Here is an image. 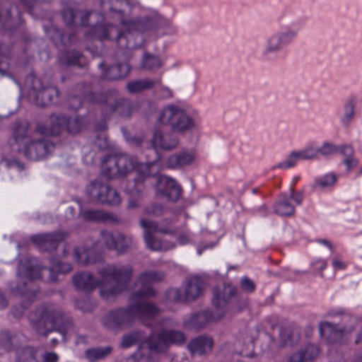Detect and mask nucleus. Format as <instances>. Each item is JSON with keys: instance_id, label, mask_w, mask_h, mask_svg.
I'll list each match as a JSON object with an SVG mask.
<instances>
[{"instance_id": "obj_44", "label": "nucleus", "mask_w": 362, "mask_h": 362, "mask_svg": "<svg viewBox=\"0 0 362 362\" xmlns=\"http://www.w3.org/2000/svg\"><path fill=\"white\" fill-rule=\"evenodd\" d=\"M118 233H112L107 230H102L100 232L101 240L105 243L106 247L111 250H115L117 248V241H118Z\"/></svg>"}, {"instance_id": "obj_1", "label": "nucleus", "mask_w": 362, "mask_h": 362, "mask_svg": "<svg viewBox=\"0 0 362 362\" xmlns=\"http://www.w3.org/2000/svg\"><path fill=\"white\" fill-rule=\"evenodd\" d=\"M100 279L90 272H81L73 276L76 289L90 293L100 286V296L105 300L117 297L127 290L134 269L129 264H109L97 268Z\"/></svg>"}, {"instance_id": "obj_49", "label": "nucleus", "mask_w": 362, "mask_h": 362, "mask_svg": "<svg viewBox=\"0 0 362 362\" xmlns=\"http://www.w3.org/2000/svg\"><path fill=\"white\" fill-rule=\"evenodd\" d=\"M83 57L82 54L79 52L69 53L62 59V63L68 66H80L81 59Z\"/></svg>"}, {"instance_id": "obj_26", "label": "nucleus", "mask_w": 362, "mask_h": 362, "mask_svg": "<svg viewBox=\"0 0 362 362\" xmlns=\"http://www.w3.org/2000/svg\"><path fill=\"white\" fill-rule=\"evenodd\" d=\"M107 110L117 113L122 117H129L132 113V106L129 100L122 98L109 97L105 101Z\"/></svg>"}, {"instance_id": "obj_57", "label": "nucleus", "mask_w": 362, "mask_h": 362, "mask_svg": "<svg viewBox=\"0 0 362 362\" xmlns=\"http://www.w3.org/2000/svg\"><path fill=\"white\" fill-rule=\"evenodd\" d=\"M290 197L292 199L294 200V202L296 203V204L300 205L303 202V194L301 193H295L294 188L292 187L290 189Z\"/></svg>"}, {"instance_id": "obj_23", "label": "nucleus", "mask_w": 362, "mask_h": 362, "mask_svg": "<svg viewBox=\"0 0 362 362\" xmlns=\"http://www.w3.org/2000/svg\"><path fill=\"white\" fill-rule=\"evenodd\" d=\"M158 16L144 17L136 18L130 21H125L121 18L120 23L124 28L130 31L146 32L155 28L158 23Z\"/></svg>"}, {"instance_id": "obj_41", "label": "nucleus", "mask_w": 362, "mask_h": 362, "mask_svg": "<svg viewBox=\"0 0 362 362\" xmlns=\"http://www.w3.org/2000/svg\"><path fill=\"white\" fill-rule=\"evenodd\" d=\"M342 145H334L330 142H325L322 146L317 147L318 156L329 157L341 152Z\"/></svg>"}, {"instance_id": "obj_5", "label": "nucleus", "mask_w": 362, "mask_h": 362, "mask_svg": "<svg viewBox=\"0 0 362 362\" xmlns=\"http://www.w3.org/2000/svg\"><path fill=\"white\" fill-rule=\"evenodd\" d=\"M237 293V288L231 285L214 288L211 301L214 310H206L194 313L188 320L185 321V327L189 329L200 330L208 323L221 320L226 313L233 308V300L236 298Z\"/></svg>"}, {"instance_id": "obj_8", "label": "nucleus", "mask_w": 362, "mask_h": 362, "mask_svg": "<svg viewBox=\"0 0 362 362\" xmlns=\"http://www.w3.org/2000/svg\"><path fill=\"white\" fill-rule=\"evenodd\" d=\"M158 122L168 125L175 133L185 134L194 127V122L181 107L169 105L160 111Z\"/></svg>"}, {"instance_id": "obj_27", "label": "nucleus", "mask_w": 362, "mask_h": 362, "mask_svg": "<svg viewBox=\"0 0 362 362\" xmlns=\"http://www.w3.org/2000/svg\"><path fill=\"white\" fill-rule=\"evenodd\" d=\"M95 14L94 12L87 11L76 12L74 8L69 6L64 8L62 12L64 21L68 27L78 25V23L76 21L77 16H80V22L78 23L83 26L87 25V19L93 18Z\"/></svg>"}, {"instance_id": "obj_62", "label": "nucleus", "mask_w": 362, "mask_h": 362, "mask_svg": "<svg viewBox=\"0 0 362 362\" xmlns=\"http://www.w3.org/2000/svg\"><path fill=\"white\" fill-rule=\"evenodd\" d=\"M332 266L335 270H342L346 267V264L344 262L337 259L333 260Z\"/></svg>"}, {"instance_id": "obj_14", "label": "nucleus", "mask_w": 362, "mask_h": 362, "mask_svg": "<svg viewBox=\"0 0 362 362\" xmlns=\"http://www.w3.org/2000/svg\"><path fill=\"white\" fill-rule=\"evenodd\" d=\"M186 340L183 332L174 329H162L156 337L149 339L148 344L151 350L160 352L169 344H182Z\"/></svg>"}, {"instance_id": "obj_40", "label": "nucleus", "mask_w": 362, "mask_h": 362, "mask_svg": "<svg viewBox=\"0 0 362 362\" xmlns=\"http://www.w3.org/2000/svg\"><path fill=\"white\" fill-rule=\"evenodd\" d=\"M162 62L158 56L148 53H145L141 62V67L150 71H154L160 68Z\"/></svg>"}, {"instance_id": "obj_52", "label": "nucleus", "mask_w": 362, "mask_h": 362, "mask_svg": "<svg viewBox=\"0 0 362 362\" xmlns=\"http://www.w3.org/2000/svg\"><path fill=\"white\" fill-rule=\"evenodd\" d=\"M240 286L243 290L248 293H252L255 290V283L247 276H245L241 279Z\"/></svg>"}, {"instance_id": "obj_31", "label": "nucleus", "mask_w": 362, "mask_h": 362, "mask_svg": "<svg viewBox=\"0 0 362 362\" xmlns=\"http://www.w3.org/2000/svg\"><path fill=\"white\" fill-rule=\"evenodd\" d=\"M195 158L192 152L182 151L170 156L168 160V165L170 168H181L191 164Z\"/></svg>"}, {"instance_id": "obj_24", "label": "nucleus", "mask_w": 362, "mask_h": 362, "mask_svg": "<svg viewBox=\"0 0 362 362\" xmlns=\"http://www.w3.org/2000/svg\"><path fill=\"white\" fill-rule=\"evenodd\" d=\"M24 337L22 334L4 329L0 332V349L7 352L17 351L23 345Z\"/></svg>"}, {"instance_id": "obj_17", "label": "nucleus", "mask_w": 362, "mask_h": 362, "mask_svg": "<svg viewBox=\"0 0 362 362\" xmlns=\"http://www.w3.org/2000/svg\"><path fill=\"white\" fill-rule=\"evenodd\" d=\"M349 318L348 316H344L343 320ZM351 320V325L344 326L339 327L337 325L329 322H323L320 324V332L321 336L325 337L330 342H335L341 339L344 335L351 333L354 329V324L356 319L349 317Z\"/></svg>"}, {"instance_id": "obj_61", "label": "nucleus", "mask_w": 362, "mask_h": 362, "mask_svg": "<svg viewBox=\"0 0 362 362\" xmlns=\"http://www.w3.org/2000/svg\"><path fill=\"white\" fill-rule=\"evenodd\" d=\"M86 98L90 101L95 102V103H101L102 102L101 98H103V95L98 94V93H90L89 94H88L86 95Z\"/></svg>"}, {"instance_id": "obj_30", "label": "nucleus", "mask_w": 362, "mask_h": 362, "mask_svg": "<svg viewBox=\"0 0 362 362\" xmlns=\"http://www.w3.org/2000/svg\"><path fill=\"white\" fill-rule=\"evenodd\" d=\"M131 67L127 63H119L109 66L105 71L103 77L107 80H119L130 72Z\"/></svg>"}, {"instance_id": "obj_7", "label": "nucleus", "mask_w": 362, "mask_h": 362, "mask_svg": "<svg viewBox=\"0 0 362 362\" xmlns=\"http://www.w3.org/2000/svg\"><path fill=\"white\" fill-rule=\"evenodd\" d=\"M52 137H13L10 141L13 151L23 153L31 160H39L48 156L57 144Z\"/></svg>"}, {"instance_id": "obj_16", "label": "nucleus", "mask_w": 362, "mask_h": 362, "mask_svg": "<svg viewBox=\"0 0 362 362\" xmlns=\"http://www.w3.org/2000/svg\"><path fill=\"white\" fill-rule=\"evenodd\" d=\"M67 233L65 232L47 233L35 235L31 237V241L40 250L52 252L56 250L59 244L64 240Z\"/></svg>"}, {"instance_id": "obj_19", "label": "nucleus", "mask_w": 362, "mask_h": 362, "mask_svg": "<svg viewBox=\"0 0 362 362\" xmlns=\"http://www.w3.org/2000/svg\"><path fill=\"white\" fill-rule=\"evenodd\" d=\"M74 257L78 264L84 267L95 264L103 260L102 254L96 251L94 247L85 245L75 247Z\"/></svg>"}, {"instance_id": "obj_60", "label": "nucleus", "mask_w": 362, "mask_h": 362, "mask_svg": "<svg viewBox=\"0 0 362 362\" xmlns=\"http://www.w3.org/2000/svg\"><path fill=\"white\" fill-rule=\"evenodd\" d=\"M26 7H33L38 2H49L51 0H20Z\"/></svg>"}, {"instance_id": "obj_33", "label": "nucleus", "mask_w": 362, "mask_h": 362, "mask_svg": "<svg viewBox=\"0 0 362 362\" xmlns=\"http://www.w3.org/2000/svg\"><path fill=\"white\" fill-rule=\"evenodd\" d=\"M47 35L53 41V42L59 46L62 45L66 46L73 41L74 34H62V32L55 26L51 25L48 29L45 30Z\"/></svg>"}, {"instance_id": "obj_51", "label": "nucleus", "mask_w": 362, "mask_h": 362, "mask_svg": "<svg viewBox=\"0 0 362 362\" xmlns=\"http://www.w3.org/2000/svg\"><path fill=\"white\" fill-rule=\"evenodd\" d=\"M354 115V101L350 100L346 105L345 106L344 117L342 119V122L345 124H349V122L353 119Z\"/></svg>"}, {"instance_id": "obj_59", "label": "nucleus", "mask_w": 362, "mask_h": 362, "mask_svg": "<svg viewBox=\"0 0 362 362\" xmlns=\"http://www.w3.org/2000/svg\"><path fill=\"white\" fill-rule=\"evenodd\" d=\"M45 362H57L58 356L55 353L48 352L43 356Z\"/></svg>"}, {"instance_id": "obj_15", "label": "nucleus", "mask_w": 362, "mask_h": 362, "mask_svg": "<svg viewBox=\"0 0 362 362\" xmlns=\"http://www.w3.org/2000/svg\"><path fill=\"white\" fill-rule=\"evenodd\" d=\"M31 87L35 93L36 103L40 106H48L54 103L59 94L57 88L44 87L42 81L37 77L32 78Z\"/></svg>"}, {"instance_id": "obj_25", "label": "nucleus", "mask_w": 362, "mask_h": 362, "mask_svg": "<svg viewBox=\"0 0 362 362\" xmlns=\"http://www.w3.org/2000/svg\"><path fill=\"white\" fill-rule=\"evenodd\" d=\"M214 346L213 339L207 335H200L192 339L188 345V349L193 356H202L210 352Z\"/></svg>"}, {"instance_id": "obj_47", "label": "nucleus", "mask_w": 362, "mask_h": 362, "mask_svg": "<svg viewBox=\"0 0 362 362\" xmlns=\"http://www.w3.org/2000/svg\"><path fill=\"white\" fill-rule=\"evenodd\" d=\"M337 180V177L334 173H329L315 181V186L321 188L333 186Z\"/></svg>"}, {"instance_id": "obj_42", "label": "nucleus", "mask_w": 362, "mask_h": 362, "mask_svg": "<svg viewBox=\"0 0 362 362\" xmlns=\"http://www.w3.org/2000/svg\"><path fill=\"white\" fill-rule=\"evenodd\" d=\"M144 339L143 333L140 331H133L125 334L121 342V346L124 348H129L138 344Z\"/></svg>"}, {"instance_id": "obj_21", "label": "nucleus", "mask_w": 362, "mask_h": 362, "mask_svg": "<svg viewBox=\"0 0 362 362\" xmlns=\"http://www.w3.org/2000/svg\"><path fill=\"white\" fill-rule=\"evenodd\" d=\"M317 158H319L317 148L309 147L298 152H291L286 160L279 163L272 168L288 169L295 166L298 160H311Z\"/></svg>"}, {"instance_id": "obj_22", "label": "nucleus", "mask_w": 362, "mask_h": 362, "mask_svg": "<svg viewBox=\"0 0 362 362\" xmlns=\"http://www.w3.org/2000/svg\"><path fill=\"white\" fill-rule=\"evenodd\" d=\"M158 190L170 200L175 202L181 196L182 188L177 182L168 176L162 175L157 179Z\"/></svg>"}, {"instance_id": "obj_48", "label": "nucleus", "mask_w": 362, "mask_h": 362, "mask_svg": "<svg viewBox=\"0 0 362 362\" xmlns=\"http://www.w3.org/2000/svg\"><path fill=\"white\" fill-rule=\"evenodd\" d=\"M165 208L160 204L152 203L144 209V213L146 216L157 217L161 216Z\"/></svg>"}, {"instance_id": "obj_10", "label": "nucleus", "mask_w": 362, "mask_h": 362, "mask_svg": "<svg viewBox=\"0 0 362 362\" xmlns=\"http://www.w3.org/2000/svg\"><path fill=\"white\" fill-rule=\"evenodd\" d=\"M47 122V124H38L36 133L44 136H58L62 133L61 129L67 124L69 132L72 134H77L83 127V119L79 117L68 121L64 115L57 114L51 115Z\"/></svg>"}, {"instance_id": "obj_4", "label": "nucleus", "mask_w": 362, "mask_h": 362, "mask_svg": "<svg viewBox=\"0 0 362 362\" xmlns=\"http://www.w3.org/2000/svg\"><path fill=\"white\" fill-rule=\"evenodd\" d=\"M33 328L40 335L47 336L53 331L66 334L76 332L72 318L56 305H45L37 308L29 315Z\"/></svg>"}, {"instance_id": "obj_54", "label": "nucleus", "mask_w": 362, "mask_h": 362, "mask_svg": "<svg viewBox=\"0 0 362 362\" xmlns=\"http://www.w3.org/2000/svg\"><path fill=\"white\" fill-rule=\"evenodd\" d=\"M94 145L100 150L107 149L109 146L107 137H93Z\"/></svg>"}, {"instance_id": "obj_53", "label": "nucleus", "mask_w": 362, "mask_h": 362, "mask_svg": "<svg viewBox=\"0 0 362 362\" xmlns=\"http://www.w3.org/2000/svg\"><path fill=\"white\" fill-rule=\"evenodd\" d=\"M69 107L70 109L77 110L82 106V100L77 95L70 96L68 99Z\"/></svg>"}, {"instance_id": "obj_43", "label": "nucleus", "mask_w": 362, "mask_h": 362, "mask_svg": "<svg viewBox=\"0 0 362 362\" xmlns=\"http://www.w3.org/2000/svg\"><path fill=\"white\" fill-rule=\"evenodd\" d=\"M295 35L294 32H288L283 34L281 37L274 36L270 38L269 41V47L267 48V52H274L279 49V43L282 42H288L291 38H292Z\"/></svg>"}, {"instance_id": "obj_28", "label": "nucleus", "mask_w": 362, "mask_h": 362, "mask_svg": "<svg viewBox=\"0 0 362 362\" xmlns=\"http://www.w3.org/2000/svg\"><path fill=\"white\" fill-rule=\"evenodd\" d=\"M319 354V348L313 344H308L301 346L298 351L293 353L289 359L290 362H312Z\"/></svg>"}, {"instance_id": "obj_45", "label": "nucleus", "mask_w": 362, "mask_h": 362, "mask_svg": "<svg viewBox=\"0 0 362 362\" xmlns=\"http://www.w3.org/2000/svg\"><path fill=\"white\" fill-rule=\"evenodd\" d=\"M118 241H117V248L115 251L119 254H123L132 245L133 238L132 236L124 235L122 233H118Z\"/></svg>"}, {"instance_id": "obj_55", "label": "nucleus", "mask_w": 362, "mask_h": 362, "mask_svg": "<svg viewBox=\"0 0 362 362\" xmlns=\"http://www.w3.org/2000/svg\"><path fill=\"white\" fill-rule=\"evenodd\" d=\"M327 261L321 259H317L311 264V266L314 267L315 270L320 272H322L327 267Z\"/></svg>"}, {"instance_id": "obj_32", "label": "nucleus", "mask_w": 362, "mask_h": 362, "mask_svg": "<svg viewBox=\"0 0 362 362\" xmlns=\"http://www.w3.org/2000/svg\"><path fill=\"white\" fill-rule=\"evenodd\" d=\"M179 144L177 137H153L151 140V147L156 152L159 151H170L177 146Z\"/></svg>"}, {"instance_id": "obj_18", "label": "nucleus", "mask_w": 362, "mask_h": 362, "mask_svg": "<svg viewBox=\"0 0 362 362\" xmlns=\"http://www.w3.org/2000/svg\"><path fill=\"white\" fill-rule=\"evenodd\" d=\"M93 35L100 40H115L118 46L122 49L129 47L124 34L112 25H96L93 28Z\"/></svg>"}, {"instance_id": "obj_38", "label": "nucleus", "mask_w": 362, "mask_h": 362, "mask_svg": "<svg viewBox=\"0 0 362 362\" xmlns=\"http://www.w3.org/2000/svg\"><path fill=\"white\" fill-rule=\"evenodd\" d=\"M134 6L136 4H131L129 0H102L101 6L105 11H110L122 15V7L123 5ZM123 18L121 16L120 19Z\"/></svg>"}, {"instance_id": "obj_6", "label": "nucleus", "mask_w": 362, "mask_h": 362, "mask_svg": "<svg viewBox=\"0 0 362 362\" xmlns=\"http://www.w3.org/2000/svg\"><path fill=\"white\" fill-rule=\"evenodd\" d=\"M159 313L153 304L136 300L126 308H117L110 310L103 319V325L113 331H122L130 327L136 318H153Z\"/></svg>"}, {"instance_id": "obj_39", "label": "nucleus", "mask_w": 362, "mask_h": 362, "mask_svg": "<svg viewBox=\"0 0 362 362\" xmlns=\"http://www.w3.org/2000/svg\"><path fill=\"white\" fill-rule=\"evenodd\" d=\"M16 362H37L35 352L30 346H21L16 352Z\"/></svg>"}, {"instance_id": "obj_12", "label": "nucleus", "mask_w": 362, "mask_h": 362, "mask_svg": "<svg viewBox=\"0 0 362 362\" xmlns=\"http://www.w3.org/2000/svg\"><path fill=\"white\" fill-rule=\"evenodd\" d=\"M86 193L92 199L102 204L117 206L121 202L119 194L107 182L99 180L87 185Z\"/></svg>"}, {"instance_id": "obj_37", "label": "nucleus", "mask_w": 362, "mask_h": 362, "mask_svg": "<svg viewBox=\"0 0 362 362\" xmlns=\"http://www.w3.org/2000/svg\"><path fill=\"white\" fill-rule=\"evenodd\" d=\"M341 154L344 156L342 162L346 165L347 172H350L358 164V160L354 156V150L351 145H342Z\"/></svg>"}, {"instance_id": "obj_35", "label": "nucleus", "mask_w": 362, "mask_h": 362, "mask_svg": "<svg viewBox=\"0 0 362 362\" xmlns=\"http://www.w3.org/2000/svg\"><path fill=\"white\" fill-rule=\"evenodd\" d=\"M112 351V348L109 346L91 348L86 351L85 356L89 362H96L107 358L111 354Z\"/></svg>"}, {"instance_id": "obj_64", "label": "nucleus", "mask_w": 362, "mask_h": 362, "mask_svg": "<svg viewBox=\"0 0 362 362\" xmlns=\"http://www.w3.org/2000/svg\"><path fill=\"white\" fill-rule=\"evenodd\" d=\"M160 93L163 98H169L173 97V92L168 87H162L160 88Z\"/></svg>"}, {"instance_id": "obj_13", "label": "nucleus", "mask_w": 362, "mask_h": 362, "mask_svg": "<svg viewBox=\"0 0 362 362\" xmlns=\"http://www.w3.org/2000/svg\"><path fill=\"white\" fill-rule=\"evenodd\" d=\"M164 279V274L160 272H145L137 278L135 284L136 289L132 293L130 300L134 301L150 298L156 295V291L151 286L152 284L159 282Z\"/></svg>"}, {"instance_id": "obj_20", "label": "nucleus", "mask_w": 362, "mask_h": 362, "mask_svg": "<svg viewBox=\"0 0 362 362\" xmlns=\"http://www.w3.org/2000/svg\"><path fill=\"white\" fill-rule=\"evenodd\" d=\"M268 340V351L275 352L279 348L287 345H291L296 342L299 338V333L293 331L289 327H282L279 332V341H276L274 338L269 334H267Z\"/></svg>"}, {"instance_id": "obj_11", "label": "nucleus", "mask_w": 362, "mask_h": 362, "mask_svg": "<svg viewBox=\"0 0 362 362\" xmlns=\"http://www.w3.org/2000/svg\"><path fill=\"white\" fill-rule=\"evenodd\" d=\"M140 226L144 229V238L146 247L153 251L163 250L166 251L175 247L174 243H168L161 241L156 238L151 231L158 232L162 234H175L176 230L169 227H160L158 222L150 221L146 218H141Z\"/></svg>"}, {"instance_id": "obj_63", "label": "nucleus", "mask_w": 362, "mask_h": 362, "mask_svg": "<svg viewBox=\"0 0 362 362\" xmlns=\"http://www.w3.org/2000/svg\"><path fill=\"white\" fill-rule=\"evenodd\" d=\"M127 141L132 145L139 146L142 143V137H127Z\"/></svg>"}, {"instance_id": "obj_34", "label": "nucleus", "mask_w": 362, "mask_h": 362, "mask_svg": "<svg viewBox=\"0 0 362 362\" xmlns=\"http://www.w3.org/2000/svg\"><path fill=\"white\" fill-rule=\"evenodd\" d=\"M160 80H154L144 78L129 82L127 88L130 93H139L145 90L151 89L156 83H160Z\"/></svg>"}, {"instance_id": "obj_46", "label": "nucleus", "mask_w": 362, "mask_h": 362, "mask_svg": "<svg viewBox=\"0 0 362 362\" xmlns=\"http://www.w3.org/2000/svg\"><path fill=\"white\" fill-rule=\"evenodd\" d=\"M30 123L26 119H18L13 125L12 129L16 136H25L28 132Z\"/></svg>"}, {"instance_id": "obj_3", "label": "nucleus", "mask_w": 362, "mask_h": 362, "mask_svg": "<svg viewBox=\"0 0 362 362\" xmlns=\"http://www.w3.org/2000/svg\"><path fill=\"white\" fill-rule=\"evenodd\" d=\"M156 162L139 164L136 159L125 153L107 156L102 163L101 171L107 178H120L127 176L137 168V175L127 185V191L132 196L139 195L144 189V181L148 177L156 176Z\"/></svg>"}, {"instance_id": "obj_58", "label": "nucleus", "mask_w": 362, "mask_h": 362, "mask_svg": "<svg viewBox=\"0 0 362 362\" xmlns=\"http://www.w3.org/2000/svg\"><path fill=\"white\" fill-rule=\"evenodd\" d=\"M189 234L186 232L181 233L178 235L177 241L180 245H185L189 243Z\"/></svg>"}, {"instance_id": "obj_9", "label": "nucleus", "mask_w": 362, "mask_h": 362, "mask_svg": "<svg viewBox=\"0 0 362 362\" xmlns=\"http://www.w3.org/2000/svg\"><path fill=\"white\" fill-rule=\"evenodd\" d=\"M205 284L199 276L187 278L180 288H170L167 293L168 300L177 303H185L195 300L201 297L204 291Z\"/></svg>"}, {"instance_id": "obj_56", "label": "nucleus", "mask_w": 362, "mask_h": 362, "mask_svg": "<svg viewBox=\"0 0 362 362\" xmlns=\"http://www.w3.org/2000/svg\"><path fill=\"white\" fill-rule=\"evenodd\" d=\"M125 362H155L153 358L148 356H142L139 358L131 356L125 360Z\"/></svg>"}, {"instance_id": "obj_29", "label": "nucleus", "mask_w": 362, "mask_h": 362, "mask_svg": "<svg viewBox=\"0 0 362 362\" xmlns=\"http://www.w3.org/2000/svg\"><path fill=\"white\" fill-rule=\"evenodd\" d=\"M82 218L88 221L118 223L119 219L112 213L102 210L87 209L82 213Z\"/></svg>"}, {"instance_id": "obj_36", "label": "nucleus", "mask_w": 362, "mask_h": 362, "mask_svg": "<svg viewBox=\"0 0 362 362\" xmlns=\"http://www.w3.org/2000/svg\"><path fill=\"white\" fill-rule=\"evenodd\" d=\"M274 212L280 216H289L295 212V207L285 194H281L274 205Z\"/></svg>"}, {"instance_id": "obj_2", "label": "nucleus", "mask_w": 362, "mask_h": 362, "mask_svg": "<svg viewBox=\"0 0 362 362\" xmlns=\"http://www.w3.org/2000/svg\"><path fill=\"white\" fill-rule=\"evenodd\" d=\"M73 270V266L69 262H62L58 259H52L49 267H40L37 260L34 257H26L21 259L18 267L19 284L16 286L11 285V291L16 295H21L26 300V303L21 305L19 310L14 311L15 316H20L32 303L37 292L34 280L42 279L44 281L55 282L58 281V274H65Z\"/></svg>"}, {"instance_id": "obj_50", "label": "nucleus", "mask_w": 362, "mask_h": 362, "mask_svg": "<svg viewBox=\"0 0 362 362\" xmlns=\"http://www.w3.org/2000/svg\"><path fill=\"white\" fill-rule=\"evenodd\" d=\"M11 8H4L0 5V22L3 23V25L6 28H10L12 24V18L11 16Z\"/></svg>"}]
</instances>
